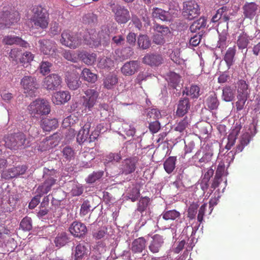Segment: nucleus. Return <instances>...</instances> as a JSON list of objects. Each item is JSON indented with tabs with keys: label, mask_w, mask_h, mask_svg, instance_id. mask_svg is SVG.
I'll return each instance as SVG.
<instances>
[{
	"label": "nucleus",
	"mask_w": 260,
	"mask_h": 260,
	"mask_svg": "<svg viewBox=\"0 0 260 260\" xmlns=\"http://www.w3.org/2000/svg\"><path fill=\"white\" fill-rule=\"evenodd\" d=\"M30 145L29 141L23 133H17L11 135L5 140L6 147L11 150L22 149L28 147Z\"/></svg>",
	"instance_id": "3"
},
{
	"label": "nucleus",
	"mask_w": 260,
	"mask_h": 260,
	"mask_svg": "<svg viewBox=\"0 0 260 260\" xmlns=\"http://www.w3.org/2000/svg\"><path fill=\"white\" fill-rule=\"evenodd\" d=\"M60 43L71 49H76L81 45L82 40L77 35L69 30H64L61 35Z\"/></svg>",
	"instance_id": "6"
},
{
	"label": "nucleus",
	"mask_w": 260,
	"mask_h": 260,
	"mask_svg": "<svg viewBox=\"0 0 260 260\" xmlns=\"http://www.w3.org/2000/svg\"><path fill=\"white\" fill-rule=\"evenodd\" d=\"M140 68L138 60H131L125 62L121 68V72L125 76H132L137 73Z\"/></svg>",
	"instance_id": "18"
},
{
	"label": "nucleus",
	"mask_w": 260,
	"mask_h": 260,
	"mask_svg": "<svg viewBox=\"0 0 260 260\" xmlns=\"http://www.w3.org/2000/svg\"><path fill=\"white\" fill-rule=\"evenodd\" d=\"M238 101L236 102V107L237 111H240L243 109L248 97L241 95H237Z\"/></svg>",
	"instance_id": "60"
},
{
	"label": "nucleus",
	"mask_w": 260,
	"mask_h": 260,
	"mask_svg": "<svg viewBox=\"0 0 260 260\" xmlns=\"http://www.w3.org/2000/svg\"><path fill=\"white\" fill-rule=\"evenodd\" d=\"M161 117L160 111L156 109H152L148 111L147 115V119L148 121H152V120H157Z\"/></svg>",
	"instance_id": "55"
},
{
	"label": "nucleus",
	"mask_w": 260,
	"mask_h": 260,
	"mask_svg": "<svg viewBox=\"0 0 260 260\" xmlns=\"http://www.w3.org/2000/svg\"><path fill=\"white\" fill-rule=\"evenodd\" d=\"M58 176L57 172L54 170H47L44 175V181L37 189V196L39 198L47 194L57 183Z\"/></svg>",
	"instance_id": "4"
},
{
	"label": "nucleus",
	"mask_w": 260,
	"mask_h": 260,
	"mask_svg": "<svg viewBox=\"0 0 260 260\" xmlns=\"http://www.w3.org/2000/svg\"><path fill=\"white\" fill-rule=\"evenodd\" d=\"M84 93L85 95L82 97V106L85 110L91 111L97 102L99 93L95 89H87Z\"/></svg>",
	"instance_id": "8"
},
{
	"label": "nucleus",
	"mask_w": 260,
	"mask_h": 260,
	"mask_svg": "<svg viewBox=\"0 0 260 260\" xmlns=\"http://www.w3.org/2000/svg\"><path fill=\"white\" fill-rule=\"evenodd\" d=\"M61 77L52 74L46 77L43 81V86L47 90H56L61 83Z\"/></svg>",
	"instance_id": "11"
},
{
	"label": "nucleus",
	"mask_w": 260,
	"mask_h": 260,
	"mask_svg": "<svg viewBox=\"0 0 260 260\" xmlns=\"http://www.w3.org/2000/svg\"><path fill=\"white\" fill-rule=\"evenodd\" d=\"M238 85V95L248 97L249 95L248 85L244 80H240L237 83Z\"/></svg>",
	"instance_id": "41"
},
{
	"label": "nucleus",
	"mask_w": 260,
	"mask_h": 260,
	"mask_svg": "<svg viewBox=\"0 0 260 260\" xmlns=\"http://www.w3.org/2000/svg\"><path fill=\"white\" fill-rule=\"evenodd\" d=\"M66 77V82L70 89L76 90L79 87L81 82L80 81L78 74L76 72H68Z\"/></svg>",
	"instance_id": "22"
},
{
	"label": "nucleus",
	"mask_w": 260,
	"mask_h": 260,
	"mask_svg": "<svg viewBox=\"0 0 260 260\" xmlns=\"http://www.w3.org/2000/svg\"><path fill=\"white\" fill-rule=\"evenodd\" d=\"M90 128V123L87 122L82 128L79 130L77 136V141L79 144H81L87 140L89 135Z\"/></svg>",
	"instance_id": "33"
},
{
	"label": "nucleus",
	"mask_w": 260,
	"mask_h": 260,
	"mask_svg": "<svg viewBox=\"0 0 260 260\" xmlns=\"http://www.w3.org/2000/svg\"><path fill=\"white\" fill-rule=\"evenodd\" d=\"M41 125L45 131L50 132L57 127L58 121L56 118H44L41 121Z\"/></svg>",
	"instance_id": "31"
},
{
	"label": "nucleus",
	"mask_w": 260,
	"mask_h": 260,
	"mask_svg": "<svg viewBox=\"0 0 260 260\" xmlns=\"http://www.w3.org/2000/svg\"><path fill=\"white\" fill-rule=\"evenodd\" d=\"M161 216L166 220H174L180 217V213L176 210H171L164 211Z\"/></svg>",
	"instance_id": "43"
},
{
	"label": "nucleus",
	"mask_w": 260,
	"mask_h": 260,
	"mask_svg": "<svg viewBox=\"0 0 260 260\" xmlns=\"http://www.w3.org/2000/svg\"><path fill=\"white\" fill-rule=\"evenodd\" d=\"M183 13L184 16L192 20L199 15V6L194 1H186L183 3Z\"/></svg>",
	"instance_id": "10"
},
{
	"label": "nucleus",
	"mask_w": 260,
	"mask_h": 260,
	"mask_svg": "<svg viewBox=\"0 0 260 260\" xmlns=\"http://www.w3.org/2000/svg\"><path fill=\"white\" fill-rule=\"evenodd\" d=\"M190 106V102L188 98H180L177 104L176 115L178 117H183L188 112Z\"/></svg>",
	"instance_id": "21"
},
{
	"label": "nucleus",
	"mask_w": 260,
	"mask_h": 260,
	"mask_svg": "<svg viewBox=\"0 0 260 260\" xmlns=\"http://www.w3.org/2000/svg\"><path fill=\"white\" fill-rule=\"evenodd\" d=\"M88 250L85 243H79L75 248L74 256L75 260H83L87 255Z\"/></svg>",
	"instance_id": "27"
},
{
	"label": "nucleus",
	"mask_w": 260,
	"mask_h": 260,
	"mask_svg": "<svg viewBox=\"0 0 260 260\" xmlns=\"http://www.w3.org/2000/svg\"><path fill=\"white\" fill-rule=\"evenodd\" d=\"M82 61L87 65L93 64L96 58V55L94 53H88L86 51H81L78 54Z\"/></svg>",
	"instance_id": "32"
},
{
	"label": "nucleus",
	"mask_w": 260,
	"mask_h": 260,
	"mask_svg": "<svg viewBox=\"0 0 260 260\" xmlns=\"http://www.w3.org/2000/svg\"><path fill=\"white\" fill-rule=\"evenodd\" d=\"M152 16L153 18L162 21H168L170 19V14L168 11L157 7L152 9Z\"/></svg>",
	"instance_id": "34"
},
{
	"label": "nucleus",
	"mask_w": 260,
	"mask_h": 260,
	"mask_svg": "<svg viewBox=\"0 0 260 260\" xmlns=\"http://www.w3.org/2000/svg\"><path fill=\"white\" fill-rule=\"evenodd\" d=\"M190 122L189 119L186 116L178 123L175 127V131L179 132H183L189 126Z\"/></svg>",
	"instance_id": "50"
},
{
	"label": "nucleus",
	"mask_w": 260,
	"mask_h": 260,
	"mask_svg": "<svg viewBox=\"0 0 260 260\" xmlns=\"http://www.w3.org/2000/svg\"><path fill=\"white\" fill-rule=\"evenodd\" d=\"M198 207V205L196 203H193L189 206L188 209V217L189 219H192L195 218Z\"/></svg>",
	"instance_id": "63"
},
{
	"label": "nucleus",
	"mask_w": 260,
	"mask_h": 260,
	"mask_svg": "<svg viewBox=\"0 0 260 260\" xmlns=\"http://www.w3.org/2000/svg\"><path fill=\"white\" fill-rule=\"evenodd\" d=\"M149 202V199L147 197L141 198L138 203L137 211L142 213L147 209Z\"/></svg>",
	"instance_id": "49"
},
{
	"label": "nucleus",
	"mask_w": 260,
	"mask_h": 260,
	"mask_svg": "<svg viewBox=\"0 0 260 260\" xmlns=\"http://www.w3.org/2000/svg\"><path fill=\"white\" fill-rule=\"evenodd\" d=\"M123 133L128 137H133L136 133L135 128L128 123H123L122 126Z\"/></svg>",
	"instance_id": "57"
},
{
	"label": "nucleus",
	"mask_w": 260,
	"mask_h": 260,
	"mask_svg": "<svg viewBox=\"0 0 260 260\" xmlns=\"http://www.w3.org/2000/svg\"><path fill=\"white\" fill-rule=\"evenodd\" d=\"M113 12L114 13L115 19L118 23H126L130 19L129 12L124 7L120 6L114 8Z\"/></svg>",
	"instance_id": "14"
},
{
	"label": "nucleus",
	"mask_w": 260,
	"mask_h": 260,
	"mask_svg": "<svg viewBox=\"0 0 260 260\" xmlns=\"http://www.w3.org/2000/svg\"><path fill=\"white\" fill-rule=\"evenodd\" d=\"M118 83V78L116 75L110 74L107 75L103 81V86L107 89H113Z\"/></svg>",
	"instance_id": "35"
},
{
	"label": "nucleus",
	"mask_w": 260,
	"mask_h": 260,
	"mask_svg": "<svg viewBox=\"0 0 260 260\" xmlns=\"http://www.w3.org/2000/svg\"><path fill=\"white\" fill-rule=\"evenodd\" d=\"M154 35L152 41L157 45H163L165 42V38L171 35V32L168 26L156 23L154 25Z\"/></svg>",
	"instance_id": "7"
},
{
	"label": "nucleus",
	"mask_w": 260,
	"mask_h": 260,
	"mask_svg": "<svg viewBox=\"0 0 260 260\" xmlns=\"http://www.w3.org/2000/svg\"><path fill=\"white\" fill-rule=\"evenodd\" d=\"M81 77L84 80L91 83H95L98 79L97 75L91 72L90 70L87 68H84L82 70Z\"/></svg>",
	"instance_id": "38"
},
{
	"label": "nucleus",
	"mask_w": 260,
	"mask_h": 260,
	"mask_svg": "<svg viewBox=\"0 0 260 260\" xmlns=\"http://www.w3.org/2000/svg\"><path fill=\"white\" fill-rule=\"evenodd\" d=\"M30 22L37 29H46L49 24V15L46 10L41 5L35 6L32 9Z\"/></svg>",
	"instance_id": "1"
},
{
	"label": "nucleus",
	"mask_w": 260,
	"mask_h": 260,
	"mask_svg": "<svg viewBox=\"0 0 260 260\" xmlns=\"http://www.w3.org/2000/svg\"><path fill=\"white\" fill-rule=\"evenodd\" d=\"M63 156L67 160H71L74 159L75 157V151L70 146L65 147L62 151Z\"/></svg>",
	"instance_id": "54"
},
{
	"label": "nucleus",
	"mask_w": 260,
	"mask_h": 260,
	"mask_svg": "<svg viewBox=\"0 0 260 260\" xmlns=\"http://www.w3.org/2000/svg\"><path fill=\"white\" fill-rule=\"evenodd\" d=\"M2 43L6 45H18L25 48L28 46V43L21 38L11 35L5 36L2 40Z\"/></svg>",
	"instance_id": "24"
},
{
	"label": "nucleus",
	"mask_w": 260,
	"mask_h": 260,
	"mask_svg": "<svg viewBox=\"0 0 260 260\" xmlns=\"http://www.w3.org/2000/svg\"><path fill=\"white\" fill-rule=\"evenodd\" d=\"M99 111L100 112L101 117L103 119H106L109 116V106L106 104H100Z\"/></svg>",
	"instance_id": "61"
},
{
	"label": "nucleus",
	"mask_w": 260,
	"mask_h": 260,
	"mask_svg": "<svg viewBox=\"0 0 260 260\" xmlns=\"http://www.w3.org/2000/svg\"><path fill=\"white\" fill-rule=\"evenodd\" d=\"M228 11L227 7L223 6L219 8L216 14L212 17L211 22L213 23L217 22L219 20H221L222 15L223 13Z\"/></svg>",
	"instance_id": "56"
},
{
	"label": "nucleus",
	"mask_w": 260,
	"mask_h": 260,
	"mask_svg": "<svg viewBox=\"0 0 260 260\" xmlns=\"http://www.w3.org/2000/svg\"><path fill=\"white\" fill-rule=\"evenodd\" d=\"M122 159L121 152L118 153H110L108 154L105 159V162H118Z\"/></svg>",
	"instance_id": "47"
},
{
	"label": "nucleus",
	"mask_w": 260,
	"mask_h": 260,
	"mask_svg": "<svg viewBox=\"0 0 260 260\" xmlns=\"http://www.w3.org/2000/svg\"><path fill=\"white\" fill-rule=\"evenodd\" d=\"M16 167L10 168L2 173V177L5 179H10L17 176Z\"/></svg>",
	"instance_id": "48"
},
{
	"label": "nucleus",
	"mask_w": 260,
	"mask_h": 260,
	"mask_svg": "<svg viewBox=\"0 0 260 260\" xmlns=\"http://www.w3.org/2000/svg\"><path fill=\"white\" fill-rule=\"evenodd\" d=\"M52 147V140L50 138H46L38 144L37 149L41 152H43Z\"/></svg>",
	"instance_id": "44"
},
{
	"label": "nucleus",
	"mask_w": 260,
	"mask_h": 260,
	"mask_svg": "<svg viewBox=\"0 0 260 260\" xmlns=\"http://www.w3.org/2000/svg\"><path fill=\"white\" fill-rule=\"evenodd\" d=\"M166 80L168 83L169 86L177 89V87L180 88L179 84L181 81V76L174 72H170L167 74Z\"/></svg>",
	"instance_id": "26"
},
{
	"label": "nucleus",
	"mask_w": 260,
	"mask_h": 260,
	"mask_svg": "<svg viewBox=\"0 0 260 260\" xmlns=\"http://www.w3.org/2000/svg\"><path fill=\"white\" fill-rule=\"evenodd\" d=\"M104 173L102 171L94 172L90 174L86 179V182L88 183H92L96 180L100 179L103 175Z\"/></svg>",
	"instance_id": "58"
},
{
	"label": "nucleus",
	"mask_w": 260,
	"mask_h": 260,
	"mask_svg": "<svg viewBox=\"0 0 260 260\" xmlns=\"http://www.w3.org/2000/svg\"><path fill=\"white\" fill-rule=\"evenodd\" d=\"M236 53V49L235 46L229 47L226 50L223 60L226 63L228 69L234 64L235 62V56Z\"/></svg>",
	"instance_id": "29"
},
{
	"label": "nucleus",
	"mask_w": 260,
	"mask_h": 260,
	"mask_svg": "<svg viewBox=\"0 0 260 260\" xmlns=\"http://www.w3.org/2000/svg\"><path fill=\"white\" fill-rule=\"evenodd\" d=\"M69 231L76 238H83L87 232L86 225L77 221H74L69 226Z\"/></svg>",
	"instance_id": "13"
},
{
	"label": "nucleus",
	"mask_w": 260,
	"mask_h": 260,
	"mask_svg": "<svg viewBox=\"0 0 260 260\" xmlns=\"http://www.w3.org/2000/svg\"><path fill=\"white\" fill-rule=\"evenodd\" d=\"M259 6L254 2H246L242 7L244 18L252 20L258 15Z\"/></svg>",
	"instance_id": "12"
},
{
	"label": "nucleus",
	"mask_w": 260,
	"mask_h": 260,
	"mask_svg": "<svg viewBox=\"0 0 260 260\" xmlns=\"http://www.w3.org/2000/svg\"><path fill=\"white\" fill-rule=\"evenodd\" d=\"M71 95L68 91H59L54 92L52 95V101L55 105H61L69 101Z\"/></svg>",
	"instance_id": "23"
},
{
	"label": "nucleus",
	"mask_w": 260,
	"mask_h": 260,
	"mask_svg": "<svg viewBox=\"0 0 260 260\" xmlns=\"http://www.w3.org/2000/svg\"><path fill=\"white\" fill-rule=\"evenodd\" d=\"M83 38L85 43L90 47H96L100 45V38H99L98 34L94 30L92 29L86 32Z\"/></svg>",
	"instance_id": "20"
},
{
	"label": "nucleus",
	"mask_w": 260,
	"mask_h": 260,
	"mask_svg": "<svg viewBox=\"0 0 260 260\" xmlns=\"http://www.w3.org/2000/svg\"><path fill=\"white\" fill-rule=\"evenodd\" d=\"M30 114L33 117L47 115L50 112L48 102L44 99H37L31 102L28 107Z\"/></svg>",
	"instance_id": "5"
},
{
	"label": "nucleus",
	"mask_w": 260,
	"mask_h": 260,
	"mask_svg": "<svg viewBox=\"0 0 260 260\" xmlns=\"http://www.w3.org/2000/svg\"><path fill=\"white\" fill-rule=\"evenodd\" d=\"M176 156H170L166 159L164 163V168L166 172L171 174L176 167Z\"/></svg>",
	"instance_id": "40"
},
{
	"label": "nucleus",
	"mask_w": 260,
	"mask_h": 260,
	"mask_svg": "<svg viewBox=\"0 0 260 260\" xmlns=\"http://www.w3.org/2000/svg\"><path fill=\"white\" fill-rule=\"evenodd\" d=\"M138 160V158L136 156L125 159L122 162L121 168L122 173L125 175H128L134 172L136 169Z\"/></svg>",
	"instance_id": "15"
},
{
	"label": "nucleus",
	"mask_w": 260,
	"mask_h": 260,
	"mask_svg": "<svg viewBox=\"0 0 260 260\" xmlns=\"http://www.w3.org/2000/svg\"><path fill=\"white\" fill-rule=\"evenodd\" d=\"M165 238L159 234H155L152 237V240L148 246L149 250L152 253H158L164 244Z\"/></svg>",
	"instance_id": "19"
},
{
	"label": "nucleus",
	"mask_w": 260,
	"mask_h": 260,
	"mask_svg": "<svg viewBox=\"0 0 260 260\" xmlns=\"http://www.w3.org/2000/svg\"><path fill=\"white\" fill-rule=\"evenodd\" d=\"M206 26V19L205 17H200L192 23L189 29L191 32H194L202 28H205Z\"/></svg>",
	"instance_id": "42"
},
{
	"label": "nucleus",
	"mask_w": 260,
	"mask_h": 260,
	"mask_svg": "<svg viewBox=\"0 0 260 260\" xmlns=\"http://www.w3.org/2000/svg\"><path fill=\"white\" fill-rule=\"evenodd\" d=\"M20 226L24 231H29L32 229L31 219L29 217H25L21 220Z\"/></svg>",
	"instance_id": "52"
},
{
	"label": "nucleus",
	"mask_w": 260,
	"mask_h": 260,
	"mask_svg": "<svg viewBox=\"0 0 260 260\" xmlns=\"http://www.w3.org/2000/svg\"><path fill=\"white\" fill-rule=\"evenodd\" d=\"M162 58L158 54H147L143 58V62L150 66H158L162 63Z\"/></svg>",
	"instance_id": "25"
},
{
	"label": "nucleus",
	"mask_w": 260,
	"mask_h": 260,
	"mask_svg": "<svg viewBox=\"0 0 260 260\" xmlns=\"http://www.w3.org/2000/svg\"><path fill=\"white\" fill-rule=\"evenodd\" d=\"M34 55L29 51L24 52L19 58V62L21 63L25 64L29 63L33 60Z\"/></svg>",
	"instance_id": "53"
},
{
	"label": "nucleus",
	"mask_w": 260,
	"mask_h": 260,
	"mask_svg": "<svg viewBox=\"0 0 260 260\" xmlns=\"http://www.w3.org/2000/svg\"><path fill=\"white\" fill-rule=\"evenodd\" d=\"M40 51L45 55H52L57 50L55 42L48 39H42L39 41Z\"/></svg>",
	"instance_id": "16"
},
{
	"label": "nucleus",
	"mask_w": 260,
	"mask_h": 260,
	"mask_svg": "<svg viewBox=\"0 0 260 260\" xmlns=\"http://www.w3.org/2000/svg\"><path fill=\"white\" fill-rule=\"evenodd\" d=\"M20 20L19 12L10 6H5L0 13V28L9 27Z\"/></svg>",
	"instance_id": "2"
},
{
	"label": "nucleus",
	"mask_w": 260,
	"mask_h": 260,
	"mask_svg": "<svg viewBox=\"0 0 260 260\" xmlns=\"http://www.w3.org/2000/svg\"><path fill=\"white\" fill-rule=\"evenodd\" d=\"M146 240L143 237H139L133 241L131 250L133 253H141L146 247Z\"/></svg>",
	"instance_id": "28"
},
{
	"label": "nucleus",
	"mask_w": 260,
	"mask_h": 260,
	"mask_svg": "<svg viewBox=\"0 0 260 260\" xmlns=\"http://www.w3.org/2000/svg\"><path fill=\"white\" fill-rule=\"evenodd\" d=\"M117 57L116 59L125 60L129 58L133 54V50L130 47H125L121 50L117 49L115 51Z\"/></svg>",
	"instance_id": "36"
},
{
	"label": "nucleus",
	"mask_w": 260,
	"mask_h": 260,
	"mask_svg": "<svg viewBox=\"0 0 260 260\" xmlns=\"http://www.w3.org/2000/svg\"><path fill=\"white\" fill-rule=\"evenodd\" d=\"M69 238L66 233L58 234L55 238L54 242L57 247H62L68 242Z\"/></svg>",
	"instance_id": "45"
},
{
	"label": "nucleus",
	"mask_w": 260,
	"mask_h": 260,
	"mask_svg": "<svg viewBox=\"0 0 260 260\" xmlns=\"http://www.w3.org/2000/svg\"><path fill=\"white\" fill-rule=\"evenodd\" d=\"M83 20L85 23L94 24L97 21V16L93 13H88L83 17Z\"/></svg>",
	"instance_id": "62"
},
{
	"label": "nucleus",
	"mask_w": 260,
	"mask_h": 260,
	"mask_svg": "<svg viewBox=\"0 0 260 260\" xmlns=\"http://www.w3.org/2000/svg\"><path fill=\"white\" fill-rule=\"evenodd\" d=\"M21 85L23 87L24 93L32 96L36 90L38 88V84L36 78L31 76H25L21 80Z\"/></svg>",
	"instance_id": "9"
},
{
	"label": "nucleus",
	"mask_w": 260,
	"mask_h": 260,
	"mask_svg": "<svg viewBox=\"0 0 260 260\" xmlns=\"http://www.w3.org/2000/svg\"><path fill=\"white\" fill-rule=\"evenodd\" d=\"M228 38L227 31H223L219 35V40L218 41V45L219 48H223L226 44V41Z\"/></svg>",
	"instance_id": "64"
},
{
	"label": "nucleus",
	"mask_w": 260,
	"mask_h": 260,
	"mask_svg": "<svg viewBox=\"0 0 260 260\" xmlns=\"http://www.w3.org/2000/svg\"><path fill=\"white\" fill-rule=\"evenodd\" d=\"M206 104L210 110H215L218 108L219 103L217 95L214 92L210 93L206 100Z\"/></svg>",
	"instance_id": "39"
},
{
	"label": "nucleus",
	"mask_w": 260,
	"mask_h": 260,
	"mask_svg": "<svg viewBox=\"0 0 260 260\" xmlns=\"http://www.w3.org/2000/svg\"><path fill=\"white\" fill-rule=\"evenodd\" d=\"M79 122V120L76 116L70 115L63 119L62 126L65 128H70V132H72V136H73L75 134V132L81 127Z\"/></svg>",
	"instance_id": "17"
},
{
	"label": "nucleus",
	"mask_w": 260,
	"mask_h": 260,
	"mask_svg": "<svg viewBox=\"0 0 260 260\" xmlns=\"http://www.w3.org/2000/svg\"><path fill=\"white\" fill-rule=\"evenodd\" d=\"M251 39L249 37L245 32L241 33L238 37L237 45L239 49L243 50L247 47L250 43Z\"/></svg>",
	"instance_id": "37"
},
{
	"label": "nucleus",
	"mask_w": 260,
	"mask_h": 260,
	"mask_svg": "<svg viewBox=\"0 0 260 260\" xmlns=\"http://www.w3.org/2000/svg\"><path fill=\"white\" fill-rule=\"evenodd\" d=\"M139 46L143 49H146L150 46V41L146 35H140L138 39Z\"/></svg>",
	"instance_id": "46"
},
{
	"label": "nucleus",
	"mask_w": 260,
	"mask_h": 260,
	"mask_svg": "<svg viewBox=\"0 0 260 260\" xmlns=\"http://www.w3.org/2000/svg\"><path fill=\"white\" fill-rule=\"evenodd\" d=\"M236 90L234 87L225 86L222 89V99L226 102L233 101L235 97Z\"/></svg>",
	"instance_id": "30"
},
{
	"label": "nucleus",
	"mask_w": 260,
	"mask_h": 260,
	"mask_svg": "<svg viewBox=\"0 0 260 260\" xmlns=\"http://www.w3.org/2000/svg\"><path fill=\"white\" fill-rule=\"evenodd\" d=\"M22 55L21 50L18 48L11 49L9 53V57L11 60L15 61V63H18L19 58Z\"/></svg>",
	"instance_id": "51"
},
{
	"label": "nucleus",
	"mask_w": 260,
	"mask_h": 260,
	"mask_svg": "<svg viewBox=\"0 0 260 260\" xmlns=\"http://www.w3.org/2000/svg\"><path fill=\"white\" fill-rule=\"evenodd\" d=\"M238 134V132H236V133L233 132L229 135L228 138V142L225 146V148L226 149L230 150L235 144Z\"/></svg>",
	"instance_id": "59"
}]
</instances>
